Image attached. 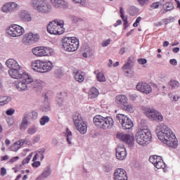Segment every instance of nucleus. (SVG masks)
Returning a JSON list of instances; mask_svg holds the SVG:
<instances>
[{"mask_svg": "<svg viewBox=\"0 0 180 180\" xmlns=\"http://www.w3.org/2000/svg\"><path fill=\"white\" fill-rule=\"evenodd\" d=\"M156 131L160 141L167 144L169 147H172V148H176L178 147V139L176 136H175L172 130L167 127V125L163 124L158 125Z\"/></svg>", "mask_w": 180, "mask_h": 180, "instance_id": "nucleus-1", "label": "nucleus"}, {"mask_svg": "<svg viewBox=\"0 0 180 180\" xmlns=\"http://www.w3.org/2000/svg\"><path fill=\"white\" fill-rule=\"evenodd\" d=\"M64 20L56 19L51 21L47 25V32L50 34H53L54 36H59L63 34L65 31L64 28Z\"/></svg>", "mask_w": 180, "mask_h": 180, "instance_id": "nucleus-2", "label": "nucleus"}, {"mask_svg": "<svg viewBox=\"0 0 180 180\" xmlns=\"http://www.w3.org/2000/svg\"><path fill=\"white\" fill-rule=\"evenodd\" d=\"M53 62L50 60H36L31 63V68L36 72H49L53 70Z\"/></svg>", "mask_w": 180, "mask_h": 180, "instance_id": "nucleus-3", "label": "nucleus"}, {"mask_svg": "<svg viewBox=\"0 0 180 180\" xmlns=\"http://www.w3.org/2000/svg\"><path fill=\"white\" fill-rule=\"evenodd\" d=\"M93 122L99 129H103V130H107V129H112L113 127V124L115 121H113V118L112 117H103L102 115H96Z\"/></svg>", "mask_w": 180, "mask_h": 180, "instance_id": "nucleus-4", "label": "nucleus"}, {"mask_svg": "<svg viewBox=\"0 0 180 180\" xmlns=\"http://www.w3.org/2000/svg\"><path fill=\"white\" fill-rule=\"evenodd\" d=\"M62 43L64 50L69 53L77 51L79 49V40L75 37H65Z\"/></svg>", "mask_w": 180, "mask_h": 180, "instance_id": "nucleus-5", "label": "nucleus"}, {"mask_svg": "<svg viewBox=\"0 0 180 180\" xmlns=\"http://www.w3.org/2000/svg\"><path fill=\"white\" fill-rule=\"evenodd\" d=\"M31 5L39 13H49V12H51V5L47 0H32Z\"/></svg>", "mask_w": 180, "mask_h": 180, "instance_id": "nucleus-6", "label": "nucleus"}, {"mask_svg": "<svg viewBox=\"0 0 180 180\" xmlns=\"http://www.w3.org/2000/svg\"><path fill=\"white\" fill-rule=\"evenodd\" d=\"M8 75L11 78H14V79H23L27 84H32V82H33L32 76L26 72L20 71V68L10 69L8 70Z\"/></svg>", "mask_w": 180, "mask_h": 180, "instance_id": "nucleus-7", "label": "nucleus"}, {"mask_svg": "<svg viewBox=\"0 0 180 180\" xmlns=\"http://www.w3.org/2000/svg\"><path fill=\"white\" fill-rule=\"evenodd\" d=\"M151 131L148 129H140L136 135V141L139 146H147V143L151 140Z\"/></svg>", "mask_w": 180, "mask_h": 180, "instance_id": "nucleus-8", "label": "nucleus"}, {"mask_svg": "<svg viewBox=\"0 0 180 180\" xmlns=\"http://www.w3.org/2000/svg\"><path fill=\"white\" fill-rule=\"evenodd\" d=\"M143 113L148 117V119H150V120H153V122H158V123L164 122V116H162V114L157 110L154 108H143Z\"/></svg>", "mask_w": 180, "mask_h": 180, "instance_id": "nucleus-9", "label": "nucleus"}, {"mask_svg": "<svg viewBox=\"0 0 180 180\" xmlns=\"http://www.w3.org/2000/svg\"><path fill=\"white\" fill-rule=\"evenodd\" d=\"M73 122L77 130L81 134H85L88 130V126L86 123L84 122L82 120V117H81V114L76 112L73 116Z\"/></svg>", "mask_w": 180, "mask_h": 180, "instance_id": "nucleus-10", "label": "nucleus"}, {"mask_svg": "<svg viewBox=\"0 0 180 180\" xmlns=\"http://www.w3.org/2000/svg\"><path fill=\"white\" fill-rule=\"evenodd\" d=\"M6 32L11 37H19L25 33V29L22 26L13 24L7 29Z\"/></svg>", "mask_w": 180, "mask_h": 180, "instance_id": "nucleus-11", "label": "nucleus"}, {"mask_svg": "<svg viewBox=\"0 0 180 180\" xmlns=\"http://www.w3.org/2000/svg\"><path fill=\"white\" fill-rule=\"evenodd\" d=\"M117 119H118L123 130H130L133 129L134 124L127 115L123 114H118L117 115Z\"/></svg>", "mask_w": 180, "mask_h": 180, "instance_id": "nucleus-12", "label": "nucleus"}, {"mask_svg": "<svg viewBox=\"0 0 180 180\" xmlns=\"http://www.w3.org/2000/svg\"><path fill=\"white\" fill-rule=\"evenodd\" d=\"M117 138L123 141V143H126L129 147L134 146V136L133 134L117 133Z\"/></svg>", "mask_w": 180, "mask_h": 180, "instance_id": "nucleus-13", "label": "nucleus"}, {"mask_svg": "<svg viewBox=\"0 0 180 180\" xmlns=\"http://www.w3.org/2000/svg\"><path fill=\"white\" fill-rule=\"evenodd\" d=\"M32 53L36 57H47L50 54V51L44 46H37L32 49Z\"/></svg>", "mask_w": 180, "mask_h": 180, "instance_id": "nucleus-14", "label": "nucleus"}, {"mask_svg": "<svg viewBox=\"0 0 180 180\" xmlns=\"http://www.w3.org/2000/svg\"><path fill=\"white\" fill-rule=\"evenodd\" d=\"M149 161L153 164L155 168L158 169H161V168H165V163L162 160V158L158 155H152L149 158Z\"/></svg>", "mask_w": 180, "mask_h": 180, "instance_id": "nucleus-15", "label": "nucleus"}, {"mask_svg": "<svg viewBox=\"0 0 180 180\" xmlns=\"http://www.w3.org/2000/svg\"><path fill=\"white\" fill-rule=\"evenodd\" d=\"M137 91L141 92V94H145L146 95H148V94H151L153 92V88L151 86L148 84V83L146 82H139L136 86Z\"/></svg>", "mask_w": 180, "mask_h": 180, "instance_id": "nucleus-16", "label": "nucleus"}, {"mask_svg": "<svg viewBox=\"0 0 180 180\" xmlns=\"http://www.w3.org/2000/svg\"><path fill=\"white\" fill-rule=\"evenodd\" d=\"M19 8V5L15 2L6 3L1 8V10L4 13H11L15 12Z\"/></svg>", "mask_w": 180, "mask_h": 180, "instance_id": "nucleus-17", "label": "nucleus"}, {"mask_svg": "<svg viewBox=\"0 0 180 180\" xmlns=\"http://www.w3.org/2000/svg\"><path fill=\"white\" fill-rule=\"evenodd\" d=\"M39 39V34L30 32L25 34L23 37V41H25V43H26L27 44H32L34 43V41H37Z\"/></svg>", "mask_w": 180, "mask_h": 180, "instance_id": "nucleus-18", "label": "nucleus"}, {"mask_svg": "<svg viewBox=\"0 0 180 180\" xmlns=\"http://www.w3.org/2000/svg\"><path fill=\"white\" fill-rule=\"evenodd\" d=\"M114 176L115 180H128L126 170L122 168L115 170Z\"/></svg>", "mask_w": 180, "mask_h": 180, "instance_id": "nucleus-19", "label": "nucleus"}, {"mask_svg": "<svg viewBox=\"0 0 180 180\" xmlns=\"http://www.w3.org/2000/svg\"><path fill=\"white\" fill-rule=\"evenodd\" d=\"M116 157L117 160L123 161L127 157V152H126V148L124 146H118L116 150Z\"/></svg>", "mask_w": 180, "mask_h": 180, "instance_id": "nucleus-20", "label": "nucleus"}, {"mask_svg": "<svg viewBox=\"0 0 180 180\" xmlns=\"http://www.w3.org/2000/svg\"><path fill=\"white\" fill-rule=\"evenodd\" d=\"M50 2L53 8H68V3L65 0H50Z\"/></svg>", "mask_w": 180, "mask_h": 180, "instance_id": "nucleus-21", "label": "nucleus"}, {"mask_svg": "<svg viewBox=\"0 0 180 180\" xmlns=\"http://www.w3.org/2000/svg\"><path fill=\"white\" fill-rule=\"evenodd\" d=\"M128 99L125 95L120 94L116 96L115 103L121 108H123L125 105H127Z\"/></svg>", "mask_w": 180, "mask_h": 180, "instance_id": "nucleus-22", "label": "nucleus"}, {"mask_svg": "<svg viewBox=\"0 0 180 180\" xmlns=\"http://www.w3.org/2000/svg\"><path fill=\"white\" fill-rule=\"evenodd\" d=\"M28 143L29 140L27 139H20V141H16L11 146V151L16 152L20 148V147H22V146H23L24 144H27Z\"/></svg>", "mask_w": 180, "mask_h": 180, "instance_id": "nucleus-23", "label": "nucleus"}, {"mask_svg": "<svg viewBox=\"0 0 180 180\" xmlns=\"http://www.w3.org/2000/svg\"><path fill=\"white\" fill-rule=\"evenodd\" d=\"M6 65L11 70L20 68V65L18 63V61L15 60V59L11 58L6 60Z\"/></svg>", "mask_w": 180, "mask_h": 180, "instance_id": "nucleus-24", "label": "nucleus"}, {"mask_svg": "<svg viewBox=\"0 0 180 180\" xmlns=\"http://www.w3.org/2000/svg\"><path fill=\"white\" fill-rule=\"evenodd\" d=\"M25 82L22 81H18L15 83V86L16 89L18 91H26L27 89V82H26V80H24Z\"/></svg>", "mask_w": 180, "mask_h": 180, "instance_id": "nucleus-25", "label": "nucleus"}, {"mask_svg": "<svg viewBox=\"0 0 180 180\" xmlns=\"http://www.w3.org/2000/svg\"><path fill=\"white\" fill-rule=\"evenodd\" d=\"M74 78L75 81L77 82H84L85 79V76L84 75V72L81 71H77L76 72H74Z\"/></svg>", "mask_w": 180, "mask_h": 180, "instance_id": "nucleus-26", "label": "nucleus"}, {"mask_svg": "<svg viewBox=\"0 0 180 180\" xmlns=\"http://www.w3.org/2000/svg\"><path fill=\"white\" fill-rule=\"evenodd\" d=\"M99 95V90L95 87H92L90 89L89 91V98L90 99H95Z\"/></svg>", "mask_w": 180, "mask_h": 180, "instance_id": "nucleus-27", "label": "nucleus"}, {"mask_svg": "<svg viewBox=\"0 0 180 180\" xmlns=\"http://www.w3.org/2000/svg\"><path fill=\"white\" fill-rule=\"evenodd\" d=\"M20 18L22 22H30V20H32L30 14L27 13L26 11H22L20 14Z\"/></svg>", "mask_w": 180, "mask_h": 180, "instance_id": "nucleus-28", "label": "nucleus"}, {"mask_svg": "<svg viewBox=\"0 0 180 180\" xmlns=\"http://www.w3.org/2000/svg\"><path fill=\"white\" fill-rule=\"evenodd\" d=\"M94 74L96 75L97 80L99 82H105L106 81V77H105V75L102 72H99V70L94 71Z\"/></svg>", "mask_w": 180, "mask_h": 180, "instance_id": "nucleus-29", "label": "nucleus"}, {"mask_svg": "<svg viewBox=\"0 0 180 180\" xmlns=\"http://www.w3.org/2000/svg\"><path fill=\"white\" fill-rule=\"evenodd\" d=\"M11 101V97H8L6 96L0 97V106H4V105H6V103H9Z\"/></svg>", "mask_w": 180, "mask_h": 180, "instance_id": "nucleus-30", "label": "nucleus"}, {"mask_svg": "<svg viewBox=\"0 0 180 180\" xmlns=\"http://www.w3.org/2000/svg\"><path fill=\"white\" fill-rule=\"evenodd\" d=\"M122 109L126 112H129V113H133V112H134V107L130 104H125L122 107Z\"/></svg>", "mask_w": 180, "mask_h": 180, "instance_id": "nucleus-31", "label": "nucleus"}, {"mask_svg": "<svg viewBox=\"0 0 180 180\" xmlns=\"http://www.w3.org/2000/svg\"><path fill=\"white\" fill-rule=\"evenodd\" d=\"M28 126H29V122H27V119L26 117H24L20 126V129L21 130H26Z\"/></svg>", "mask_w": 180, "mask_h": 180, "instance_id": "nucleus-32", "label": "nucleus"}, {"mask_svg": "<svg viewBox=\"0 0 180 180\" xmlns=\"http://www.w3.org/2000/svg\"><path fill=\"white\" fill-rule=\"evenodd\" d=\"M51 175V172H50L49 169L44 171L41 175L38 178V179H45V178H47Z\"/></svg>", "mask_w": 180, "mask_h": 180, "instance_id": "nucleus-33", "label": "nucleus"}, {"mask_svg": "<svg viewBox=\"0 0 180 180\" xmlns=\"http://www.w3.org/2000/svg\"><path fill=\"white\" fill-rule=\"evenodd\" d=\"M66 137L68 144H71V139H72V132H71V131H70L68 128H67L66 131Z\"/></svg>", "mask_w": 180, "mask_h": 180, "instance_id": "nucleus-34", "label": "nucleus"}, {"mask_svg": "<svg viewBox=\"0 0 180 180\" xmlns=\"http://www.w3.org/2000/svg\"><path fill=\"white\" fill-rule=\"evenodd\" d=\"M50 122V117L47 116H44L40 119V124L41 126H44L46 123H49Z\"/></svg>", "mask_w": 180, "mask_h": 180, "instance_id": "nucleus-35", "label": "nucleus"}, {"mask_svg": "<svg viewBox=\"0 0 180 180\" xmlns=\"http://www.w3.org/2000/svg\"><path fill=\"white\" fill-rule=\"evenodd\" d=\"M169 85L172 88H178V86H179V82L176 80H172L169 82Z\"/></svg>", "mask_w": 180, "mask_h": 180, "instance_id": "nucleus-36", "label": "nucleus"}, {"mask_svg": "<svg viewBox=\"0 0 180 180\" xmlns=\"http://www.w3.org/2000/svg\"><path fill=\"white\" fill-rule=\"evenodd\" d=\"M32 153L30 154L25 159L22 160V165H26L27 164H29L30 160H32Z\"/></svg>", "mask_w": 180, "mask_h": 180, "instance_id": "nucleus-37", "label": "nucleus"}, {"mask_svg": "<svg viewBox=\"0 0 180 180\" xmlns=\"http://www.w3.org/2000/svg\"><path fill=\"white\" fill-rule=\"evenodd\" d=\"M169 98H171V101H172V102H176V101H178V99H179V96H173L172 94H169Z\"/></svg>", "mask_w": 180, "mask_h": 180, "instance_id": "nucleus-38", "label": "nucleus"}, {"mask_svg": "<svg viewBox=\"0 0 180 180\" xmlns=\"http://www.w3.org/2000/svg\"><path fill=\"white\" fill-rule=\"evenodd\" d=\"M36 131H37V129H36V127H30L27 130L28 134H34Z\"/></svg>", "mask_w": 180, "mask_h": 180, "instance_id": "nucleus-39", "label": "nucleus"}, {"mask_svg": "<svg viewBox=\"0 0 180 180\" xmlns=\"http://www.w3.org/2000/svg\"><path fill=\"white\" fill-rule=\"evenodd\" d=\"M19 160V156H15L9 160L8 162L9 164H13L14 162H16Z\"/></svg>", "mask_w": 180, "mask_h": 180, "instance_id": "nucleus-40", "label": "nucleus"}, {"mask_svg": "<svg viewBox=\"0 0 180 180\" xmlns=\"http://www.w3.org/2000/svg\"><path fill=\"white\" fill-rule=\"evenodd\" d=\"M141 21V17H138L135 21V22L133 24L134 27H137L139 26V23Z\"/></svg>", "mask_w": 180, "mask_h": 180, "instance_id": "nucleus-41", "label": "nucleus"}, {"mask_svg": "<svg viewBox=\"0 0 180 180\" xmlns=\"http://www.w3.org/2000/svg\"><path fill=\"white\" fill-rule=\"evenodd\" d=\"M139 64L143 65V64H147V59L146 58H139L138 59Z\"/></svg>", "mask_w": 180, "mask_h": 180, "instance_id": "nucleus-42", "label": "nucleus"}, {"mask_svg": "<svg viewBox=\"0 0 180 180\" xmlns=\"http://www.w3.org/2000/svg\"><path fill=\"white\" fill-rule=\"evenodd\" d=\"M6 113L8 116H11V115H13V113H15V109L11 108L9 110H7Z\"/></svg>", "mask_w": 180, "mask_h": 180, "instance_id": "nucleus-43", "label": "nucleus"}, {"mask_svg": "<svg viewBox=\"0 0 180 180\" xmlns=\"http://www.w3.org/2000/svg\"><path fill=\"white\" fill-rule=\"evenodd\" d=\"M123 22H124V29H127V25H128V21H127V17H124L123 18H122Z\"/></svg>", "mask_w": 180, "mask_h": 180, "instance_id": "nucleus-44", "label": "nucleus"}, {"mask_svg": "<svg viewBox=\"0 0 180 180\" xmlns=\"http://www.w3.org/2000/svg\"><path fill=\"white\" fill-rule=\"evenodd\" d=\"M109 44H110V39H107L102 42L103 47H106L107 46H109Z\"/></svg>", "mask_w": 180, "mask_h": 180, "instance_id": "nucleus-45", "label": "nucleus"}, {"mask_svg": "<svg viewBox=\"0 0 180 180\" xmlns=\"http://www.w3.org/2000/svg\"><path fill=\"white\" fill-rule=\"evenodd\" d=\"M122 70L125 71L126 70H130V63H127L122 66Z\"/></svg>", "mask_w": 180, "mask_h": 180, "instance_id": "nucleus-46", "label": "nucleus"}, {"mask_svg": "<svg viewBox=\"0 0 180 180\" xmlns=\"http://www.w3.org/2000/svg\"><path fill=\"white\" fill-rule=\"evenodd\" d=\"M41 164L39 161H35L32 164V166L34 167V168H38V167H40Z\"/></svg>", "mask_w": 180, "mask_h": 180, "instance_id": "nucleus-47", "label": "nucleus"}, {"mask_svg": "<svg viewBox=\"0 0 180 180\" xmlns=\"http://www.w3.org/2000/svg\"><path fill=\"white\" fill-rule=\"evenodd\" d=\"M1 176H5L6 175V169L5 167H1L0 169Z\"/></svg>", "mask_w": 180, "mask_h": 180, "instance_id": "nucleus-48", "label": "nucleus"}, {"mask_svg": "<svg viewBox=\"0 0 180 180\" xmlns=\"http://www.w3.org/2000/svg\"><path fill=\"white\" fill-rule=\"evenodd\" d=\"M158 6H160V2H155V3H153L151 5V8H153V9H157Z\"/></svg>", "mask_w": 180, "mask_h": 180, "instance_id": "nucleus-49", "label": "nucleus"}, {"mask_svg": "<svg viewBox=\"0 0 180 180\" xmlns=\"http://www.w3.org/2000/svg\"><path fill=\"white\" fill-rule=\"evenodd\" d=\"M37 153H39V155H38V157H39L41 161H42V160H44V155H43V154H44V150L38 151Z\"/></svg>", "mask_w": 180, "mask_h": 180, "instance_id": "nucleus-50", "label": "nucleus"}, {"mask_svg": "<svg viewBox=\"0 0 180 180\" xmlns=\"http://www.w3.org/2000/svg\"><path fill=\"white\" fill-rule=\"evenodd\" d=\"M76 4H81V5H85V0H72Z\"/></svg>", "mask_w": 180, "mask_h": 180, "instance_id": "nucleus-51", "label": "nucleus"}, {"mask_svg": "<svg viewBox=\"0 0 180 180\" xmlns=\"http://www.w3.org/2000/svg\"><path fill=\"white\" fill-rule=\"evenodd\" d=\"M120 13L121 19L123 18H125L124 17V11H123V8L122 7H120Z\"/></svg>", "mask_w": 180, "mask_h": 180, "instance_id": "nucleus-52", "label": "nucleus"}, {"mask_svg": "<svg viewBox=\"0 0 180 180\" xmlns=\"http://www.w3.org/2000/svg\"><path fill=\"white\" fill-rule=\"evenodd\" d=\"M169 63L172 64V65H176L178 64V62H176V60L175 59H171Z\"/></svg>", "mask_w": 180, "mask_h": 180, "instance_id": "nucleus-53", "label": "nucleus"}, {"mask_svg": "<svg viewBox=\"0 0 180 180\" xmlns=\"http://www.w3.org/2000/svg\"><path fill=\"white\" fill-rule=\"evenodd\" d=\"M138 2L143 6V5H146V2H148V0H138Z\"/></svg>", "mask_w": 180, "mask_h": 180, "instance_id": "nucleus-54", "label": "nucleus"}, {"mask_svg": "<svg viewBox=\"0 0 180 180\" xmlns=\"http://www.w3.org/2000/svg\"><path fill=\"white\" fill-rule=\"evenodd\" d=\"M8 160H9V156H8L6 155H4V156H2L1 158V161H6Z\"/></svg>", "mask_w": 180, "mask_h": 180, "instance_id": "nucleus-55", "label": "nucleus"}, {"mask_svg": "<svg viewBox=\"0 0 180 180\" xmlns=\"http://www.w3.org/2000/svg\"><path fill=\"white\" fill-rule=\"evenodd\" d=\"M120 25H122V20H117L116 23L114 24L115 27H117V26H119Z\"/></svg>", "mask_w": 180, "mask_h": 180, "instance_id": "nucleus-56", "label": "nucleus"}, {"mask_svg": "<svg viewBox=\"0 0 180 180\" xmlns=\"http://www.w3.org/2000/svg\"><path fill=\"white\" fill-rule=\"evenodd\" d=\"M39 155H40V153H37V154L34 156L32 161L33 162L37 161V157H39Z\"/></svg>", "mask_w": 180, "mask_h": 180, "instance_id": "nucleus-57", "label": "nucleus"}, {"mask_svg": "<svg viewBox=\"0 0 180 180\" xmlns=\"http://www.w3.org/2000/svg\"><path fill=\"white\" fill-rule=\"evenodd\" d=\"M124 53H126V49L124 48H122L120 50V54H121V56H123V54H124Z\"/></svg>", "mask_w": 180, "mask_h": 180, "instance_id": "nucleus-58", "label": "nucleus"}, {"mask_svg": "<svg viewBox=\"0 0 180 180\" xmlns=\"http://www.w3.org/2000/svg\"><path fill=\"white\" fill-rule=\"evenodd\" d=\"M60 95H62V96H63V97H60V99L63 98H67V96H68L67 95V93H66V92L60 93Z\"/></svg>", "mask_w": 180, "mask_h": 180, "instance_id": "nucleus-59", "label": "nucleus"}, {"mask_svg": "<svg viewBox=\"0 0 180 180\" xmlns=\"http://www.w3.org/2000/svg\"><path fill=\"white\" fill-rule=\"evenodd\" d=\"M169 46V42L168 41H165L163 43V47H168Z\"/></svg>", "mask_w": 180, "mask_h": 180, "instance_id": "nucleus-60", "label": "nucleus"}, {"mask_svg": "<svg viewBox=\"0 0 180 180\" xmlns=\"http://www.w3.org/2000/svg\"><path fill=\"white\" fill-rule=\"evenodd\" d=\"M8 123L9 124L10 126H12V124H13L14 122H13V120H11V119H8L7 120Z\"/></svg>", "mask_w": 180, "mask_h": 180, "instance_id": "nucleus-61", "label": "nucleus"}, {"mask_svg": "<svg viewBox=\"0 0 180 180\" xmlns=\"http://www.w3.org/2000/svg\"><path fill=\"white\" fill-rule=\"evenodd\" d=\"M173 53H178L179 51V48L175 47L172 49Z\"/></svg>", "mask_w": 180, "mask_h": 180, "instance_id": "nucleus-62", "label": "nucleus"}, {"mask_svg": "<svg viewBox=\"0 0 180 180\" xmlns=\"http://www.w3.org/2000/svg\"><path fill=\"white\" fill-rule=\"evenodd\" d=\"M5 144L6 146H9V144H11V140L6 139L5 141Z\"/></svg>", "mask_w": 180, "mask_h": 180, "instance_id": "nucleus-63", "label": "nucleus"}, {"mask_svg": "<svg viewBox=\"0 0 180 180\" xmlns=\"http://www.w3.org/2000/svg\"><path fill=\"white\" fill-rule=\"evenodd\" d=\"M112 65H113V60L110 59L108 63V67H112Z\"/></svg>", "mask_w": 180, "mask_h": 180, "instance_id": "nucleus-64", "label": "nucleus"}]
</instances>
